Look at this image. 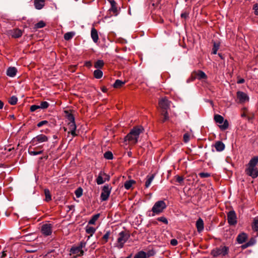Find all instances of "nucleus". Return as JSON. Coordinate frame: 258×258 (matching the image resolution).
<instances>
[{
  "label": "nucleus",
  "instance_id": "1",
  "mask_svg": "<svg viewBox=\"0 0 258 258\" xmlns=\"http://www.w3.org/2000/svg\"><path fill=\"white\" fill-rule=\"evenodd\" d=\"M144 131V128L142 125L134 126L130 132L124 137V141L127 142L128 145H135L139 140L140 135Z\"/></svg>",
  "mask_w": 258,
  "mask_h": 258
},
{
  "label": "nucleus",
  "instance_id": "2",
  "mask_svg": "<svg viewBox=\"0 0 258 258\" xmlns=\"http://www.w3.org/2000/svg\"><path fill=\"white\" fill-rule=\"evenodd\" d=\"M166 207V204L164 201H158L155 203L151 211H148V216L153 217L156 215H159L164 211Z\"/></svg>",
  "mask_w": 258,
  "mask_h": 258
},
{
  "label": "nucleus",
  "instance_id": "3",
  "mask_svg": "<svg viewBox=\"0 0 258 258\" xmlns=\"http://www.w3.org/2000/svg\"><path fill=\"white\" fill-rule=\"evenodd\" d=\"M130 237V234L126 231H122L119 233L116 241V247L119 248H122L124 246V243L128 240Z\"/></svg>",
  "mask_w": 258,
  "mask_h": 258
},
{
  "label": "nucleus",
  "instance_id": "4",
  "mask_svg": "<svg viewBox=\"0 0 258 258\" xmlns=\"http://www.w3.org/2000/svg\"><path fill=\"white\" fill-rule=\"evenodd\" d=\"M214 120L218 124L220 128L224 131L227 130L229 127V123L227 120H224V118L220 115L216 114L214 115Z\"/></svg>",
  "mask_w": 258,
  "mask_h": 258
},
{
  "label": "nucleus",
  "instance_id": "5",
  "mask_svg": "<svg viewBox=\"0 0 258 258\" xmlns=\"http://www.w3.org/2000/svg\"><path fill=\"white\" fill-rule=\"evenodd\" d=\"M108 2L110 5L108 11L110 14L114 16H117L119 14L120 11V8L118 6L117 3L115 0H107Z\"/></svg>",
  "mask_w": 258,
  "mask_h": 258
},
{
  "label": "nucleus",
  "instance_id": "6",
  "mask_svg": "<svg viewBox=\"0 0 258 258\" xmlns=\"http://www.w3.org/2000/svg\"><path fill=\"white\" fill-rule=\"evenodd\" d=\"M48 137L44 134H40L34 137L30 143L32 146H35L39 144L46 142L48 141Z\"/></svg>",
  "mask_w": 258,
  "mask_h": 258
},
{
  "label": "nucleus",
  "instance_id": "7",
  "mask_svg": "<svg viewBox=\"0 0 258 258\" xmlns=\"http://www.w3.org/2000/svg\"><path fill=\"white\" fill-rule=\"evenodd\" d=\"M111 189L112 187L108 184H105L103 186L100 195V199L102 201H105L108 199Z\"/></svg>",
  "mask_w": 258,
  "mask_h": 258
},
{
  "label": "nucleus",
  "instance_id": "8",
  "mask_svg": "<svg viewBox=\"0 0 258 258\" xmlns=\"http://www.w3.org/2000/svg\"><path fill=\"white\" fill-rule=\"evenodd\" d=\"M207 79V76L206 74L201 70H198L196 71H194L192 73L190 80L191 81H194L196 79H198L199 80H203Z\"/></svg>",
  "mask_w": 258,
  "mask_h": 258
},
{
  "label": "nucleus",
  "instance_id": "9",
  "mask_svg": "<svg viewBox=\"0 0 258 258\" xmlns=\"http://www.w3.org/2000/svg\"><path fill=\"white\" fill-rule=\"evenodd\" d=\"M258 163V156H254L249 161L247 167L245 169V173L248 175H252L251 171L255 168Z\"/></svg>",
  "mask_w": 258,
  "mask_h": 258
},
{
  "label": "nucleus",
  "instance_id": "10",
  "mask_svg": "<svg viewBox=\"0 0 258 258\" xmlns=\"http://www.w3.org/2000/svg\"><path fill=\"white\" fill-rule=\"evenodd\" d=\"M41 233L45 236H49L52 232V225L51 224H44L41 226Z\"/></svg>",
  "mask_w": 258,
  "mask_h": 258
},
{
  "label": "nucleus",
  "instance_id": "11",
  "mask_svg": "<svg viewBox=\"0 0 258 258\" xmlns=\"http://www.w3.org/2000/svg\"><path fill=\"white\" fill-rule=\"evenodd\" d=\"M171 102L166 97L162 98L159 101V105L162 110H168L170 106Z\"/></svg>",
  "mask_w": 258,
  "mask_h": 258
},
{
  "label": "nucleus",
  "instance_id": "12",
  "mask_svg": "<svg viewBox=\"0 0 258 258\" xmlns=\"http://www.w3.org/2000/svg\"><path fill=\"white\" fill-rule=\"evenodd\" d=\"M236 215L234 211H230L227 214L228 222L230 225H235L237 223Z\"/></svg>",
  "mask_w": 258,
  "mask_h": 258
},
{
  "label": "nucleus",
  "instance_id": "13",
  "mask_svg": "<svg viewBox=\"0 0 258 258\" xmlns=\"http://www.w3.org/2000/svg\"><path fill=\"white\" fill-rule=\"evenodd\" d=\"M237 99L240 103H244L249 101V97L245 93L242 91H237L236 93Z\"/></svg>",
  "mask_w": 258,
  "mask_h": 258
},
{
  "label": "nucleus",
  "instance_id": "14",
  "mask_svg": "<svg viewBox=\"0 0 258 258\" xmlns=\"http://www.w3.org/2000/svg\"><path fill=\"white\" fill-rule=\"evenodd\" d=\"M68 127L70 130L69 133H71L73 137H76L78 135L76 134L77 126L75 121L69 122L68 123Z\"/></svg>",
  "mask_w": 258,
  "mask_h": 258
},
{
  "label": "nucleus",
  "instance_id": "15",
  "mask_svg": "<svg viewBox=\"0 0 258 258\" xmlns=\"http://www.w3.org/2000/svg\"><path fill=\"white\" fill-rule=\"evenodd\" d=\"M70 252L78 256H82L84 254V251L81 250L78 246H73L70 249Z\"/></svg>",
  "mask_w": 258,
  "mask_h": 258
},
{
  "label": "nucleus",
  "instance_id": "16",
  "mask_svg": "<svg viewBox=\"0 0 258 258\" xmlns=\"http://www.w3.org/2000/svg\"><path fill=\"white\" fill-rule=\"evenodd\" d=\"M248 237L247 234L244 232L239 234L236 238V240L239 244L244 243Z\"/></svg>",
  "mask_w": 258,
  "mask_h": 258
},
{
  "label": "nucleus",
  "instance_id": "17",
  "mask_svg": "<svg viewBox=\"0 0 258 258\" xmlns=\"http://www.w3.org/2000/svg\"><path fill=\"white\" fill-rule=\"evenodd\" d=\"M34 6L37 10H41L45 6V0H34Z\"/></svg>",
  "mask_w": 258,
  "mask_h": 258
},
{
  "label": "nucleus",
  "instance_id": "18",
  "mask_svg": "<svg viewBox=\"0 0 258 258\" xmlns=\"http://www.w3.org/2000/svg\"><path fill=\"white\" fill-rule=\"evenodd\" d=\"M213 146L218 152H221L223 151L225 148L224 144L222 141H217Z\"/></svg>",
  "mask_w": 258,
  "mask_h": 258
},
{
  "label": "nucleus",
  "instance_id": "19",
  "mask_svg": "<svg viewBox=\"0 0 258 258\" xmlns=\"http://www.w3.org/2000/svg\"><path fill=\"white\" fill-rule=\"evenodd\" d=\"M91 36L93 41L97 43L99 40L98 32L95 28H92L91 31Z\"/></svg>",
  "mask_w": 258,
  "mask_h": 258
},
{
  "label": "nucleus",
  "instance_id": "20",
  "mask_svg": "<svg viewBox=\"0 0 258 258\" xmlns=\"http://www.w3.org/2000/svg\"><path fill=\"white\" fill-rule=\"evenodd\" d=\"M32 146H32V145H31V146H30L28 148V153L30 155L36 156V155H39V154L43 153V150H41L39 151H35L34 149H35L33 148Z\"/></svg>",
  "mask_w": 258,
  "mask_h": 258
},
{
  "label": "nucleus",
  "instance_id": "21",
  "mask_svg": "<svg viewBox=\"0 0 258 258\" xmlns=\"http://www.w3.org/2000/svg\"><path fill=\"white\" fill-rule=\"evenodd\" d=\"M17 69L15 67H9L7 71V75L10 77H14L16 75Z\"/></svg>",
  "mask_w": 258,
  "mask_h": 258
},
{
  "label": "nucleus",
  "instance_id": "22",
  "mask_svg": "<svg viewBox=\"0 0 258 258\" xmlns=\"http://www.w3.org/2000/svg\"><path fill=\"white\" fill-rule=\"evenodd\" d=\"M196 227L198 232H201L204 229V222L203 220L201 218H199L196 222Z\"/></svg>",
  "mask_w": 258,
  "mask_h": 258
},
{
  "label": "nucleus",
  "instance_id": "23",
  "mask_svg": "<svg viewBox=\"0 0 258 258\" xmlns=\"http://www.w3.org/2000/svg\"><path fill=\"white\" fill-rule=\"evenodd\" d=\"M110 234H111V232L110 231H107L106 232L105 234L103 236V237L99 240V241L101 244H105L108 241Z\"/></svg>",
  "mask_w": 258,
  "mask_h": 258
},
{
  "label": "nucleus",
  "instance_id": "24",
  "mask_svg": "<svg viewBox=\"0 0 258 258\" xmlns=\"http://www.w3.org/2000/svg\"><path fill=\"white\" fill-rule=\"evenodd\" d=\"M104 175H105L104 172L101 171L99 172L98 176L96 180L97 184L100 185L105 182V180L103 179Z\"/></svg>",
  "mask_w": 258,
  "mask_h": 258
},
{
  "label": "nucleus",
  "instance_id": "25",
  "mask_svg": "<svg viewBox=\"0 0 258 258\" xmlns=\"http://www.w3.org/2000/svg\"><path fill=\"white\" fill-rule=\"evenodd\" d=\"M12 36L15 38H18L22 35V32L19 29H14L11 33Z\"/></svg>",
  "mask_w": 258,
  "mask_h": 258
},
{
  "label": "nucleus",
  "instance_id": "26",
  "mask_svg": "<svg viewBox=\"0 0 258 258\" xmlns=\"http://www.w3.org/2000/svg\"><path fill=\"white\" fill-rule=\"evenodd\" d=\"M135 183L136 181L134 180H128L125 182L124 184V187L126 189L128 190L132 188L133 185L135 184Z\"/></svg>",
  "mask_w": 258,
  "mask_h": 258
},
{
  "label": "nucleus",
  "instance_id": "27",
  "mask_svg": "<svg viewBox=\"0 0 258 258\" xmlns=\"http://www.w3.org/2000/svg\"><path fill=\"white\" fill-rule=\"evenodd\" d=\"M252 229L256 232V236H258V219L254 218L251 225Z\"/></svg>",
  "mask_w": 258,
  "mask_h": 258
},
{
  "label": "nucleus",
  "instance_id": "28",
  "mask_svg": "<svg viewBox=\"0 0 258 258\" xmlns=\"http://www.w3.org/2000/svg\"><path fill=\"white\" fill-rule=\"evenodd\" d=\"M154 177H155L154 174H152L150 176L148 175L147 176V179H146V181L145 182V185L146 188H148L150 186L151 182H152L154 178Z\"/></svg>",
  "mask_w": 258,
  "mask_h": 258
},
{
  "label": "nucleus",
  "instance_id": "29",
  "mask_svg": "<svg viewBox=\"0 0 258 258\" xmlns=\"http://www.w3.org/2000/svg\"><path fill=\"white\" fill-rule=\"evenodd\" d=\"M161 115L162 116L161 120H162V122H164L166 120L169 119V116H168L167 110H162V111L161 112Z\"/></svg>",
  "mask_w": 258,
  "mask_h": 258
},
{
  "label": "nucleus",
  "instance_id": "30",
  "mask_svg": "<svg viewBox=\"0 0 258 258\" xmlns=\"http://www.w3.org/2000/svg\"><path fill=\"white\" fill-rule=\"evenodd\" d=\"M228 248L226 246L221 247L220 248L218 249V254H221L222 255H225L228 253Z\"/></svg>",
  "mask_w": 258,
  "mask_h": 258
},
{
  "label": "nucleus",
  "instance_id": "31",
  "mask_svg": "<svg viewBox=\"0 0 258 258\" xmlns=\"http://www.w3.org/2000/svg\"><path fill=\"white\" fill-rule=\"evenodd\" d=\"M125 82L122 81L120 80H116L113 86L114 88H121L123 85L125 84Z\"/></svg>",
  "mask_w": 258,
  "mask_h": 258
},
{
  "label": "nucleus",
  "instance_id": "32",
  "mask_svg": "<svg viewBox=\"0 0 258 258\" xmlns=\"http://www.w3.org/2000/svg\"><path fill=\"white\" fill-rule=\"evenodd\" d=\"M100 214H97L95 215H94L90 220L89 221L88 223L89 224H92L94 225L95 224L96 221L98 219V218L100 217Z\"/></svg>",
  "mask_w": 258,
  "mask_h": 258
},
{
  "label": "nucleus",
  "instance_id": "33",
  "mask_svg": "<svg viewBox=\"0 0 258 258\" xmlns=\"http://www.w3.org/2000/svg\"><path fill=\"white\" fill-rule=\"evenodd\" d=\"M44 192L45 196V201L47 202H49L51 200V195L50 191L48 189H45Z\"/></svg>",
  "mask_w": 258,
  "mask_h": 258
},
{
  "label": "nucleus",
  "instance_id": "34",
  "mask_svg": "<svg viewBox=\"0 0 258 258\" xmlns=\"http://www.w3.org/2000/svg\"><path fill=\"white\" fill-rule=\"evenodd\" d=\"M104 65V62L103 60L99 59L97 60L95 64L94 67L97 69H101L103 67Z\"/></svg>",
  "mask_w": 258,
  "mask_h": 258
},
{
  "label": "nucleus",
  "instance_id": "35",
  "mask_svg": "<svg viewBox=\"0 0 258 258\" xmlns=\"http://www.w3.org/2000/svg\"><path fill=\"white\" fill-rule=\"evenodd\" d=\"M64 112L66 113V118L69 122L75 121V117L72 113H70L68 111H65Z\"/></svg>",
  "mask_w": 258,
  "mask_h": 258
},
{
  "label": "nucleus",
  "instance_id": "36",
  "mask_svg": "<svg viewBox=\"0 0 258 258\" xmlns=\"http://www.w3.org/2000/svg\"><path fill=\"white\" fill-rule=\"evenodd\" d=\"M103 76V72L100 69H97L94 72V77L96 79H100Z\"/></svg>",
  "mask_w": 258,
  "mask_h": 258
},
{
  "label": "nucleus",
  "instance_id": "37",
  "mask_svg": "<svg viewBox=\"0 0 258 258\" xmlns=\"http://www.w3.org/2000/svg\"><path fill=\"white\" fill-rule=\"evenodd\" d=\"M96 231V229L91 226H87L86 227V232L87 233L90 234V236H92L94 233H95Z\"/></svg>",
  "mask_w": 258,
  "mask_h": 258
},
{
  "label": "nucleus",
  "instance_id": "38",
  "mask_svg": "<svg viewBox=\"0 0 258 258\" xmlns=\"http://www.w3.org/2000/svg\"><path fill=\"white\" fill-rule=\"evenodd\" d=\"M220 45L219 42H214L213 44V47L212 48V53L216 54L217 50L219 49Z\"/></svg>",
  "mask_w": 258,
  "mask_h": 258
},
{
  "label": "nucleus",
  "instance_id": "39",
  "mask_svg": "<svg viewBox=\"0 0 258 258\" xmlns=\"http://www.w3.org/2000/svg\"><path fill=\"white\" fill-rule=\"evenodd\" d=\"M134 258H147L146 252L143 250L140 251L135 255Z\"/></svg>",
  "mask_w": 258,
  "mask_h": 258
},
{
  "label": "nucleus",
  "instance_id": "40",
  "mask_svg": "<svg viewBox=\"0 0 258 258\" xmlns=\"http://www.w3.org/2000/svg\"><path fill=\"white\" fill-rule=\"evenodd\" d=\"M75 33L74 32H69L64 34V39L66 40H70L75 35Z\"/></svg>",
  "mask_w": 258,
  "mask_h": 258
},
{
  "label": "nucleus",
  "instance_id": "41",
  "mask_svg": "<svg viewBox=\"0 0 258 258\" xmlns=\"http://www.w3.org/2000/svg\"><path fill=\"white\" fill-rule=\"evenodd\" d=\"M104 157L107 160H112L113 158V155L111 151H107L104 154Z\"/></svg>",
  "mask_w": 258,
  "mask_h": 258
},
{
  "label": "nucleus",
  "instance_id": "42",
  "mask_svg": "<svg viewBox=\"0 0 258 258\" xmlns=\"http://www.w3.org/2000/svg\"><path fill=\"white\" fill-rule=\"evenodd\" d=\"M46 24L43 21H40L39 22L37 23L34 25V28L38 29L39 28H43L45 26Z\"/></svg>",
  "mask_w": 258,
  "mask_h": 258
},
{
  "label": "nucleus",
  "instance_id": "43",
  "mask_svg": "<svg viewBox=\"0 0 258 258\" xmlns=\"http://www.w3.org/2000/svg\"><path fill=\"white\" fill-rule=\"evenodd\" d=\"M17 101L18 98L15 96L11 97L8 101L9 103L12 105H16L17 103Z\"/></svg>",
  "mask_w": 258,
  "mask_h": 258
},
{
  "label": "nucleus",
  "instance_id": "44",
  "mask_svg": "<svg viewBox=\"0 0 258 258\" xmlns=\"http://www.w3.org/2000/svg\"><path fill=\"white\" fill-rule=\"evenodd\" d=\"M77 198H80L83 194V189L81 187L78 188L75 191Z\"/></svg>",
  "mask_w": 258,
  "mask_h": 258
},
{
  "label": "nucleus",
  "instance_id": "45",
  "mask_svg": "<svg viewBox=\"0 0 258 258\" xmlns=\"http://www.w3.org/2000/svg\"><path fill=\"white\" fill-rule=\"evenodd\" d=\"M251 175H249V176H251L252 178H255L258 176V170L255 167L253 168L252 171H251Z\"/></svg>",
  "mask_w": 258,
  "mask_h": 258
},
{
  "label": "nucleus",
  "instance_id": "46",
  "mask_svg": "<svg viewBox=\"0 0 258 258\" xmlns=\"http://www.w3.org/2000/svg\"><path fill=\"white\" fill-rule=\"evenodd\" d=\"M39 106H40V109H44L47 108L49 106V104L47 101H42L40 103V104Z\"/></svg>",
  "mask_w": 258,
  "mask_h": 258
},
{
  "label": "nucleus",
  "instance_id": "47",
  "mask_svg": "<svg viewBox=\"0 0 258 258\" xmlns=\"http://www.w3.org/2000/svg\"><path fill=\"white\" fill-rule=\"evenodd\" d=\"M157 220L158 221L162 222L165 224H168V223L167 218L164 216L158 217Z\"/></svg>",
  "mask_w": 258,
  "mask_h": 258
},
{
  "label": "nucleus",
  "instance_id": "48",
  "mask_svg": "<svg viewBox=\"0 0 258 258\" xmlns=\"http://www.w3.org/2000/svg\"><path fill=\"white\" fill-rule=\"evenodd\" d=\"M153 21L156 23H163L164 20L162 17H152Z\"/></svg>",
  "mask_w": 258,
  "mask_h": 258
},
{
  "label": "nucleus",
  "instance_id": "49",
  "mask_svg": "<svg viewBox=\"0 0 258 258\" xmlns=\"http://www.w3.org/2000/svg\"><path fill=\"white\" fill-rule=\"evenodd\" d=\"M190 139V135L188 133H186L183 135V141L185 143H187Z\"/></svg>",
  "mask_w": 258,
  "mask_h": 258
},
{
  "label": "nucleus",
  "instance_id": "50",
  "mask_svg": "<svg viewBox=\"0 0 258 258\" xmlns=\"http://www.w3.org/2000/svg\"><path fill=\"white\" fill-rule=\"evenodd\" d=\"M48 124V121L47 120H42L38 122L37 124L38 127H40L44 125H47Z\"/></svg>",
  "mask_w": 258,
  "mask_h": 258
},
{
  "label": "nucleus",
  "instance_id": "51",
  "mask_svg": "<svg viewBox=\"0 0 258 258\" xmlns=\"http://www.w3.org/2000/svg\"><path fill=\"white\" fill-rule=\"evenodd\" d=\"M38 109H40V107L39 105H33L31 106L30 108V110L31 112H34V111H36Z\"/></svg>",
  "mask_w": 258,
  "mask_h": 258
},
{
  "label": "nucleus",
  "instance_id": "52",
  "mask_svg": "<svg viewBox=\"0 0 258 258\" xmlns=\"http://www.w3.org/2000/svg\"><path fill=\"white\" fill-rule=\"evenodd\" d=\"M249 245L252 246L256 243L255 237H251L248 241Z\"/></svg>",
  "mask_w": 258,
  "mask_h": 258
},
{
  "label": "nucleus",
  "instance_id": "53",
  "mask_svg": "<svg viewBox=\"0 0 258 258\" xmlns=\"http://www.w3.org/2000/svg\"><path fill=\"white\" fill-rule=\"evenodd\" d=\"M86 242L84 241H81L78 246L81 249L83 250V248L86 246Z\"/></svg>",
  "mask_w": 258,
  "mask_h": 258
},
{
  "label": "nucleus",
  "instance_id": "54",
  "mask_svg": "<svg viewBox=\"0 0 258 258\" xmlns=\"http://www.w3.org/2000/svg\"><path fill=\"white\" fill-rule=\"evenodd\" d=\"M175 178L176 179V181L179 183H181L183 181V178L182 176L179 175H176L175 176Z\"/></svg>",
  "mask_w": 258,
  "mask_h": 258
},
{
  "label": "nucleus",
  "instance_id": "55",
  "mask_svg": "<svg viewBox=\"0 0 258 258\" xmlns=\"http://www.w3.org/2000/svg\"><path fill=\"white\" fill-rule=\"evenodd\" d=\"M199 175L201 178H206L210 176V173H205V172H201L199 173Z\"/></svg>",
  "mask_w": 258,
  "mask_h": 258
},
{
  "label": "nucleus",
  "instance_id": "56",
  "mask_svg": "<svg viewBox=\"0 0 258 258\" xmlns=\"http://www.w3.org/2000/svg\"><path fill=\"white\" fill-rule=\"evenodd\" d=\"M155 251L153 250H149L146 253L147 258L149 257H150V256H153L155 254Z\"/></svg>",
  "mask_w": 258,
  "mask_h": 258
},
{
  "label": "nucleus",
  "instance_id": "57",
  "mask_svg": "<svg viewBox=\"0 0 258 258\" xmlns=\"http://www.w3.org/2000/svg\"><path fill=\"white\" fill-rule=\"evenodd\" d=\"M161 0H151L152 6L154 7L157 6L160 3Z\"/></svg>",
  "mask_w": 258,
  "mask_h": 258
},
{
  "label": "nucleus",
  "instance_id": "58",
  "mask_svg": "<svg viewBox=\"0 0 258 258\" xmlns=\"http://www.w3.org/2000/svg\"><path fill=\"white\" fill-rule=\"evenodd\" d=\"M170 244L172 246H176L178 244V241L176 239H172L170 240Z\"/></svg>",
  "mask_w": 258,
  "mask_h": 258
},
{
  "label": "nucleus",
  "instance_id": "59",
  "mask_svg": "<svg viewBox=\"0 0 258 258\" xmlns=\"http://www.w3.org/2000/svg\"><path fill=\"white\" fill-rule=\"evenodd\" d=\"M253 9L254 10L255 15H258V4H256L253 6Z\"/></svg>",
  "mask_w": 258,
  "mask_h": 258
},
{
  "label": "nucleus",
  "instance_id": "60",
  "mask_svg": "<svg viewBox=\"0 0 258 258\" xmlns=\"http://www.w3.org/2000/svg\"><path fill=\"white\" fill-rule=\"evenodd\" d=\"M85 66L87 67L90 68L92 66V63L90 61H86Z\"/></svg>",
  "mask_w": 258,
  "mask_h": 258
},
{
  "label": "nucleus",
  "instance_id": "61",
  "mask_svg": "<svg viewBox=\"0 0 258 258\" xmlns=\"http://www.w3.org/2000/svg\"><path fill=\"white\" fill-rule=\"evenodd\" d=\"M104 180L105 181H109L110 179V176L108 174L105 173V175H104Z\"/></svg>",
  "mask_w": 258,
  "mask_h": 258
},
{
  "label": "nucleus",
  "instance_id": "62",
  "mask_svg": "<svg viewBox=\"0 0 258 258\" xmlns=\"http://www.w3.org/2000/svg\"><path fill=\"white\" fill-rule=\"evenodd\" d=\"M250 246V245H249V244L247 242L245 243V244H243L242 246H241V247L242 248V249H245L248 247H249Z\"/></svg>",
  "mask_w": 258,
  "mask_h": 258
},
{
  "label": "nucleus",
  "instance_id": "63",
  "mask_svg": "<svg viewBox=\"0 0 258 258\" xmlns=\"http://www.w3.org/2000/svg\"><path fill=\"white\" fill-rule=\"evenodd\" d=\"M244 82H245L244 79H242V78H241V79H239V80L237 81V83L238 84H242V83H244Z\"/></svg>",
  "mask_w": 258,
  "mask_h": 258
},
{
  "label": "nucleus",
  "instance_id": "64",
  "mask_svg": "<svg viewBox=\"0 0 258 258\" xmlns=\"http://www.w3.org/2000/svg\"><path fill=\"white\" fill-rule=\"evenodd\" d=\"M4 103L3 102L0 100V109H2L4 107Z\"/></svg>",
  "mask_w": 258,
  "mask_h": 258
}]
</instances>
